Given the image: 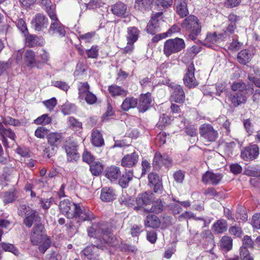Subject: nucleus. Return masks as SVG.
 <instances>
[{"label": "nucleus", "mask_w": 260, "mask_h": 260, "mask_svg": "<svg viewBox=\"0 0 260 260\" xmlns=\"http://www.w3.org/2000/svg\"><path fill=\"white\" fill-rule=\"evenodd\" d=\"M225 39H226V36H224L222 33L217 35L216 32H214L207 34L205 41L206 44L208 43L215 44L218 43Z\"/></svg>", "instance_id": "nucleus-29"}, {"label": "nucleus", "mask_w": 260, "mask_h": 260, "mask_svg": "<svg viewBox=\"0 0 260 260\" xmlns=\"http://www.w3.org/2000/svg\"><path fill=\"white\" fill-rule=\"evenodd\" d=\"M212 229L217 234L223 233L228 229L227 222L224 219H219L213 224Z\"/></svg>", "instance_id": "nucleus-33"}, {"label": "nucleus", "mask_w": 260, "mask_h": 260, "mask_svg": "<svg viewBox=\"0 0 260 260\" xmlns=\"http://www.w3.org/2000/svg\"><path fill=\"white\" fill-rule=\"evenodd\" d=\"M90 170L93 175L98 176L102 172L103 166L100 162L93 161L90 165Z\"/></svg>", "instance_id": "nucleus-43"}, {"label": "nucleus", "mask_w": 260, "mask_h": 260, "mask_svg": "<svg viewBox=\"0 0 260 260\" xmlns=\"http://www.w3.org/2000/svg\"><path fill=\"white\" fill-rule=\"evenodd\" d=\"M31 243L34 245H38L39 251L44 253L50 247L51 241L47 236L44 225L42 224L36 225L32 228L30 237Z\"/></svg>", "instance_id": "nucleus-2"}, {"label": "nucleus", "mask_w": 260, "mask_h": 260, "mask_svg": "<svg viewBox=\"0 0 260 260\" xmlns=\"http://www.w3.org/2000/svg\"><path fill=\"white\" fill-rule=\"evenodd\" d=\"M138 105V100L133 96L126 98L121 105V108L124 111H127L130 109L135 108Z\"/></svg>", "instance_id": "nucleus-28"}, {"label": "nucleus", "mask_w": 260, "mask_h": 260, "mask_svg": "<svg viewBox=\"0 0 260 260\" xmlns=\"http://www.w3.org/2000/svg\"><path fill=\"white\" fill-rule=\"evenodd\" d=\"M62 137L61 133L53 132L47 135L48 142L50 145L57 146L58 143L60 141Z\"/></svg>", "instance_id": "nucleus-42"}, {"label": "nucleus", "mask_w": 260, "mask_h": 260, "mask_svg": "<svg viewBox=\"0 0 260 260\" xmlns=\"http://www.w3.org/2000/svg\"><path fill=\"white\" fill-rule=\"evenodd\" d=\"M229 232L231 235L236 237H240L243 234L241 227L237 225L231 226L229 228Z\"/></svg>", "instance_id": "nucleus-50"}, {"label": "nucleus", "mask_w": 260, "mask_h": 260, "mask_svg": "<svg viewBox=\"0 0 260 260\" xmlns=\"http://www.w3.org/2000/svg\"><path fill=\"white\" fill-rule=\"evenodd\" d=\"M69 161L76 160L79 158L77 152V146L73 143L67 144L64 146Z\"/></svg>", "instance_id": "nucleus-22"}, {"label": "nucleus", "mask_w": 260, "mask_h": 260, "mask_svg": "<svg viewBox=\"0 0 260 260\" xmlns=\"http://www.w3.org/2000/svg\"><path fill=\"white\" fill-rule=\"evenodd\" d=\"M92 144L96 147H101L104 144L102 134L97 130L92 132L91 134Z\"/></svg>", "instance_id": "nucleus-40"}, {"label": "nucleus", "mask_w": 260, "mask_h": 260, "mask_svg": "<svg viewBox=\"0 0 260 260\" xmlns=\"http://www.w3.org/2000/svg\"><path fill=\"white\" fill-rule=\"evenodd\" d=\"M127 41L135 43L138 39L140 32L137 27L132 26L127 28Z\"/></svg>", "instance_id": "nucleus-31"}, {"label": "nucleus", "mask_w": 260, "mask_h": 260, "mask_svg": "<svg viewBox=\"0 0 260 260\" xmlns=\"http://www.w3.org/2000/svg\"><path fill=\"white\" fill-rule=\"evenodd\" d=\"M133 177V173L132 171H126L119 178V184L123 188H126L128 185L129 182L132 180Z\"/></svg>", "instance_id": "nucleus-34"}, {"label": "nucleus", "mask_w": 260, "mask_h": 260, "mask_svg": "<svg viewBox=\"0 0 260 260\" xmlns=\"http://www.w3.org/2000/svg\"><path fill=\"white\" fill-rule=\"evenodd\" d=\"M49 129L43 126H39L35 131V136L40 139H43L48 135Z\"/></svg>", "instance_id": "nucleus-53"}, {"label": "nucleus", "mask_w": 260, "mask_h": 260, "mask_svg": "<svg viewBox=\"0 0 260 260\" xmlns=\"http://www.w3.org/2000/svg\"><path fill=\"white\" fill-rule=\"evenodd\" d=\"M251 224L254 228L260 229V213H255L253 215Z\"/></svg>", "instance_id": "nucleus-61"}, {"label": "nucleus", "mask_w": 260, "mask_h": 260, "mask_svg": "<svg viewBox=\"0 0 260 260\" xmlns=\"http://www.w3.org/2000/svg\"><path fill=\"white\" fill-rule=\"evenodd\" d=\"M161 15V12H158L152 16L146 27L148 33L153 35L159 30Z\"/></svg>", "instance_id": "nucleus-10"}, {"label": "nucleus", "mask_w": 260, "mask_h": 260, "mask_svg": "<svg viewBox=\"0 0 260 260\" xmlns=\"http://www.w3.org/2000/svg\"><path fill=\"white\" fill-rule=\"evenodd\" d=\"M88 235L90 237L102 239L104 242L110 246L116 247L118 241L111 233V230L104 222L95 223L88 230Z\"/></svg>", "instance_id": "nucleus-1"}, {"label": "nucleus", "mask_w": 260, "mask_h": 260, "mask_svg": "<svg viewBox=\"0 0 260 260\" xmlns=\"http://www.w3.org/2000/svg\"><path fill=\"white\" fill-rule=\"evenodd\" d=\"M182 218L190 219L193 218L194 220H200L203 221V225L205 226L206 225V220L202 217H196L194 214L190 212H184L182 214L179 216V219L181 220Z\"/></svg>", "instance_id": "nucleus-48"}, {"label": "nucleus", "mask_w": 260, "mask_h": 260, "mask_svg": "<svg viewBox=\"0 0 260 260\" xmlns=\"http://www.w3.org/2000/svg\"><path fill=\"white\" fill-rule=\"evenodd\" d=\"M229 99L234 107H238L242 104L245 103L247 100L246 93L244 92H236L235 93H228Z\"/></svg>", "instance_id": "nucleus-17"}, {"label": "nucleus", "mask_w": 260, "mask_h": 260, "mask_svg": "<svg viewBox=\"0 0 260 260\" xmlns=\"http://www.w3.org/2000/svg\"><path fill=\"white\" fill-rule=\"evenodd\" d=\"M76 212L77 213H75L76 215L74 217L81 221H90L94 219L93 213L88 208H85L80 204L78 205Z\"/></svg>", "instance_id": "nucleus-13"}, {"label": "nucleus", "mask_w": 260, "mask_h": 260, "mask_svg": "<svg viewBox=\"0 0 260 260\" xmlns=\"http://www.w3.org/2000/svg\"><path fill=\"white\" fill-rule=\"evenodd\" d=\"M120 174V169L116 166H111L106 170V176L111 181L117 180Z\"/></svg>", "instance_id": "nucleus-27"}, {"label": "nucleus", "mask_w": 260, "mask_h": 260, "mask_svg": "<svg viewBox=\"0 0 260 260\" xmlns=\"http://www.w3.org/2000/svg\"><path fill=\"white\" fill-rule=\"evenodd\" d=\"M184 177V173L181 170L177 171L173 174V177L175 181L178 183H181L183 182Z\"/></svg>", "instance_id": "nucleus-58"}, {"label": "nucleus", "mask_w": 260, "mask_h": 260, "mask_svg": "<svg viewBox=\"0 0 260 260\" xmlns=\"http://www.w3.org/2000/svg\"><path fill=\"white\" fill-rule=\"evenodd\" d=\"M34 29L39 31H43L48 25V20L44 14L39 13L35 15L31 21Z\"/></svg>", "instance_id": "nucleus-9"}, {"label": "nucleus", "mask_w": 260, "mask_h": 260, "mask_svg": "<svg viewBox=\"0 0 260 260\" xmlns=\"http://www.w3.org/2000/svg\"><path fill=\"white\" fill-rule=\"evenodd\" d=\"M79 204H76L69 200L65 199L60 202L59 208L60 212L68 218H73Z\"/></svg>", "instance_id": "nucleus-5"}, {"label": "nucleus", "mask_w": 260, "mask_h": 260, "mask_svg": "<svg viewBox=\"0 0 260 260\" xmlns=\"http://www.w3.org/2000/svg\"><path fill=\"white\" fill-rule=\"evenodd\" d=\"M160 224V221L157 217L155 215H148L145 221L146 226L156 228H158Z\"/></svg>", "instance_id": "nucleus-39"}, {"label": "nucleus", "mask_w": 260, "mask_h": 260, "mask_svg": "<svg viewBox=\"0 0 260 260\" xmlns=\"http://www.w3.org/2000/svg\"><path fill=\"white\" fill-rule=\"evenodd\" d=\"M182 28L189 32V37L192 40H194L200 34L201 25L199 19L192 15L187 17L181 24Z\"/></svg>", "instance_id": "nucleus-3"}, {"label": "nucleus", "mask_w": 260, "mask_h": 260, "mask_svg": "<svg viewBox=\"0 0 260 260\" xmlns=\"http://www.w3.org/2000/svg\"><path fill=\"white\" fill-rule=\"evenodd\" d=\"M222 177V175L220 173H214L207 171L203 175L202 181L206 184L216 185L219 183Z\"/></svg>", "instance_id": "nucleus-14"}, {"label": "nucleus", "mask_w": 260, "mask_h": 260, "mask_svg": "<svg viewBox=\"0 0 260 260\" xmlns=\"http://www.w3.org/2000/svg\"><path fill=\"white\" fill-rule=\"evenodd\" d=\"M195 68L192 63L187 67V71L183 77V82L185 85L188 88H194L198 85L199 83L194 77Z\"/></svg>", "instance_id": "nucleus-7"}, {"label": "nucleus", "mask_w": 260, "mask_h": 260, "mask_svg": "<svg viewBox=\"0 0 260 260\" xmlns=\"http://www.w3.org/2000/svg\"><path fill=\"white\" fill-rule=\"evenodd\" d=\"M259 154V147L256 144H251L241 151V156L245 160H252Z\"/></svg>", "instance_id": "nucleus-8"}, {"label": "nucleus", "mask_w": 260, "mask_h": 260, "mask_svg": "<svg viewBox=\"0 0 260 260\" xmlns=\"http://www.w3.org/2000/svg\"><path fill=\"white\" fill-rule=\"evenodd\" d=\"M164 205L162 202L160 201H156L153 203L152 206L150 209H145L146 211L154 212V213H160L163 210Z\"/></svg>", "instance_id": "nucleus-47"}, {"label": "nucleus", "mask_w": 260, "mask_h": 260, "mask_svg": "<svg viewBox=\"0 0 260 260\" xmlns=\"http://www.w3.org/2000/svg\"><path fill=\"white\" fill-rule=\"evenodd\" d=\"M23 223L27 228H30L32 224H35V225L42 224L40 217L37 211L34 210H30V212L27 214Z\"/></svg>", "instance_id": "nucleus-18"}, {"label": "nucleus", "mask_w": 260, "mask_h": 260, "mask_svg": "<svg viewBox=\"0 0 260 260\" xmlns=\"http://www.w3.org/2000/svg\"><path fill=\"white\" fill-rule=\"evenodd\" d=\"M94 156L89 152L84 151L82 155L83 160L88 164L93 162L94 160Z\"/></svg>", "instance_id": "nucleus-63"}, {"label": "nucleus", "mask_w": 260, "mask_h": 260, "mask_svg": "<svg viewBox=\"0 0 260 260\" xmlns=\"http://www.w3.org/2000/svg\"><path fill=\"white\" fill-rule=\"evenodd\" d=\"M172 160L168 155L166 154L161 155L159 152L155 154L153 162V166L154 168L159 169L162 165L167 167H169L172 165Z\"/></svg>", "instance_id": "nucleus-11"}, {"label": "nucleus", "mask_w": 260, "mask_h": 260, "mask_svg": "<svg viewBox=\"0 0 260 260\" xmlns=\"http://www.w3.org/2000/svg\"><path fill=\"white\" fill-rule=\"evenodd\" d=\"M153 194L152 193L145 192L139 195L136 200L138 206L141 207L144 205L149 204L153 198Z\"/></svg>", "instance_id": "nucleus-30"}, {"label": "nucleus", "mask_w": 260, "mask_h": 260, "mask_svg": "<svg viewBox=\"0 0 260 260\" xmlns=\"http://www.w3.org/2000/svg\"><path fill=\"white\" fill-rule=\"evenodd\" d=\"M185 44L182 39L176 38L167 40L164 46V54L169 57L173 53H177L185 48Z\"/></svg>", "instance_id": "nucleus-4"}, {"label": "nucleus", "mask_w": 260, "mask_h": 260, "mask_svg": "<svg viewBox=\"0 0 260 260\" xmlns=\"http://www.w3.org/2000/svg\"><path fill=\"white\" fill-rule=\"evenodd\" d=\"M228 19V26L222 33L224 36H226V39L234 32L235 30L237 28V22L239 20V17L234 14H231L229 15Z\"/></svg>", "instance_id": "nucleus-16"}, {"label": "nucleus", "mask_w": 260, "mask_h": 260, "mask_svg": "<svg viewBox=\"0 0 260 260\" xmlns=\"http://www.w3.org/2000/svg\"><path fill=\"white\" fill-rule=\"evenodd\" d=\"M78 99L81 102V99L90 92V86L87 82H79L78 84Z\"/></svg>", "instance_id": "nucleus-36"}, {"label": "nucleus", "mask_w": 260, "mask_h": 260, "mask_svg": "<svg viewBox=\"0 0 260 260\" xmlns=\"http://www.w3.org/2000/svg\"><path fill=\"white\" fill-rule=\"evenodd\" d=\"M240 256L243 260H253V258L249 253L247 248L242 246L240 248Z\"/></svg>", "instance_id": "nucleus-57"}, {"label": "nucleus", "mask_w": 260, "mask_h": 260, "mask_svg": "<svg viewBox=\"0 0 260 260\" xmlns=\"http://www.w3.org/2000/svg\"><path fill=\"white\" fill-rule=\"evenodd\" d=\"M152 1L153 0H137L136 6L142 11L145 10L150 6Z\"/></svg>", "instance_id": "nucleus-52"}, {"label": "nucleus", "mask_w": 260, "mask_h": 260, "mask_svg": "<svg viewBox=\"0 0 260 260\" xmlns=\"http://www.w3.org/2000/svg\"><path fill=\"white\" fill-rule=\"evenodd\" d=\"M252 58V54L248 50H242L238 54V61L243 64L248 63Z\"/></svg>", "instance_id": "nucleus-37"}, {"label": "nucleus", "mask_w": 260, "mask_h": 260, "mask_svg": "<svg viewBox=\"0 0 260 260\" xmlns=\"http://www.w3.org/2000/svg\"><path fill=\"white\" fill-rule=\"evenodd\" d=\"M68 127L75 132H80L82 129V123L73 117H69L68 119Z\"/></svg>", "instance_id": "nucleus-35"}, {"label": "nucleus", "mask_w": 260, "mask_h": 260, "mask_svg": "<svg viewBox=\"0 0 260 260\" xmlns=\"http://www.w3.org/2000/svg\"><path fill=\"white\" fill-rule=\"evenodd\" d=\"M135 201L134 198L128 196L127 193L123 194L119 199V202L121 204H124L130 207L134 205Z\"/></svg>", "instance_id": "nucleus-44"}, {"label": "nucleus", "mask_w": 260, "mask_h": 260, "mask_svg": "<svg viewBox=\"0 0 260 260\" xmlns=\"http://www.w3.org/2000/svg\"><path fill=\"white\" fill-rule=\"evenodd\" d=\"M52 119L48 114H43L38 117L34 120V123L36 124L47 125L51 122Z\"/></svg>", "instance_id": "nucleus-46"}, {"label": "nucleus", "mask_w": 260, "mask_h": 260, "mask_svg": "<svg viewBox=\"0 0 260 260\" xmlns=\"http://www.w3.org/2000/svg\"><path fill=\"white\" fill-rule=\"evenodd\" d=\"M0 246L5 251L11 252L15 255H18L19 254L18 249L12 244L2 242L0 243Z\"/></svg>", "instance_id": "nucleus-45"}, {"label": "nucleus", "mask_w": 260, "mask_h": 260, "mask_svg": "<svg viewBox=\"0 0 260 260\" xmlns=\"http://www.w3.org/2000/svg\"><path fill=\"white\" fill-rule=\"evenodd\" d=\"M85 101L89 105H92L96 103L97 98L92 92H89L84 98L81 99V102Z\"/></svg>", "instance_id": "nucleus-54"}, {"label": "nucleus", "mask_w": 260, "mask_h": 260, "mask_svg": "<svg viewBox=\"0 0 260 260\" xmlns=\"http://www.w3.org/2000/svg\"><path fill=\"white\" fill-rule=\"evenodd\" d=\"M99 248H103L102 246L100 245H91L88 246L81 251V257L83 258L87 257V259L91 260L92 259V256L94 255V253L96 252Z\"/></svg>", "instance_id": "nucleus-26"}, {"label": "nucleus", "mask_w": 260, "mask_h": 260, "mask_svg": "<svg viewBox=\"0 0 260 260\" xmlns=\"http://www.w3.org/2000/svg\"><path fill=\"white\" fill-rule=\"evenodd\" d=\"M57 149V146L50 145L44 150V154L47 157L50 158L54 155Z\"/></svg>", "instance_id": "nucleus-56"}, {"label": "nucleus", "mask_w": 260, "mask_h": 260, "mask_svg": "<svg viewBox=\"0 0 260 260\" xmlns=\"http://www.w3.org/2000/svg\"><path fill=\"white\" fill-rule=\"evenodd\" d=\"M115 191L111 188L105 187L101 190L100 198L104 202H110L115 199Z\"/></svg>", "instance_id": "nucleus-25"}, {"label": "nucleus", "mask_w": 260, "mask_h": 260, "mask_svg": "<svg viewBox=\"0 0 260 260\" xmlns=\"http://www.w3.org/2000/svg\"><path fill=\"white\" fill-rule=\"evenodd\" d=\"M48 33L51 36L63 37L66 35L64 26L58 20L52 21L48 30Z\"/></svg>", "instance_id": "nucleus-12"}, {"label": "nucleus", "mask_w": 260, "mask_h": 260, "mask_svg": "<svg viewBox=\"0 0 260 260\" xmlns=\"http://www.w3.org/2000/svg\"><path fill=\"white\" fill-rule=\"evenodd\" d=\"M171 97L172 100L176 103H183L185 100V93L183 87L180 85H176L174 87V91Z\"/></svg>", "instance_id": "nucleus-24"}, {"label": "nucleus", "mask_w": 260, "mask_h": 260, "mask_svg": "<svg viewBox=\"0 0 260 260\" xmlns=\"http://www.w3.org/2000/svg\"><path fill=\"white\" fill-rule=\"evenodd\" d=\"M139 159V155L136 152L125 155L121 160V165L124 167L131 168L135 166Z\"/></svg>", "instance_id": "nucleus-20"}, {"label": "nucleus", "mask_w": 260, "mask_h": 260, "mask_svg": "<svg viewBox=\"0 0 260 260\" xmlns=\"http://www.w3.org/2000/svg\"><path fill=\"white\" fill-rule=\"evenodd\" d=\"M98 49L96 46H92L90 49L86 50L88 58H96L98 56Z\"/></svg>", "instance_id": "nucleus-62"}, {"label": "nucleus", "mask_w": 260, "mask_h": 260, "mask_svg": "<svg viewBox=\"0 0 260 260\" xmlns=\"http://www.w3.org/2000/svg\"><path fill=\"white\" fill-rule=\"evenodd\" d=\"M26 43L28 47H32L36 43V36L32 35H25Z\"/></svg>", "instance_id": "nucleus-60"}, {"label": "nucleus", "mask_w": 260, "mask_h": 260, "mask_svg": "<svg viewBox=\"0 0 260 260\" xmlns=\"http://www.w3.org/2000/svg\"><path fill=\"white\" fill-rule=\"evenodd\" d=\"M220 246L223 250L230 251L233 247L232 238L228 236H223L220 240Z\"/></svg>", "instance_id": "nucleus-38"}, {"label": "nucleus", "mask_w": 260, "mask_h": 260, "mask_svg": "<svg viewBox=\"0 0 260 260\" xmlns=\"http://www.w3.org/2000/svg\"><path fill=\"white\" fill-rule=\"evenodd\" d=\"M102 0H90L86 4V6L89 9H95L102 7L103 5Z\"/></svg>", "instance_id": "nucleus-55"}, {"label": "nucleus", "mask_w": 260, "mask_h": 260, "mask_svg": "<svg viewBox=\"0 0 260 260\" xmlns=\"http://www.w3.org/2000/svg\"><path fill=\"white\" fill-rule=\"evenodd\" d=\"M176 12L181 17H184L188 14L187 3L184 0L177 1Z\"/></svg>", "instance_id": "nucleus-32"}, {"label": "nucleus", "mask_w": 260, "mask_h": 260, "mask_svg": "<svg viewBox=\"0 0 260 260\" xmlns=\"http://www.w3.org/2000/svg\"><path fill=\"white\" fill-rule=\"evenodd\" d=\"M0 132L3 137H7L14 140L15 138V133L11 129L5 128L2 123H0Z\"/></svg>", "instance_id": "nucleus-49"}, {"label": "nucleus", "mask_w": 260, "mask_h": 260, "mask_svg": "<svg viewBox=\"0 0 260 260\" xmlns=\"http://www.w3.org/2000/svg\"><path fill=\"white\" fill-rule=\"evenodd\" d=\"M149 184L151 187H153L154 192L157 193L162 188L161 181L160 177L156 173H151L148 175Z\"/></svg>", "instance_id": "nucleus-19"}, {"label": "nucleus", "mask_w": 260, "mask_h": 260, "mask_svg": "<svg viewBox=\"0 0 260 260\" xmlns=\"http://www.w3.org/2000/svg\"><path fill=\"white\" fill-rule=\"evenodd\" d=\"M24 63L26 66L30 68H40L39 64L40 62H37L36 60V56L35 52L31 50H27L23 57Z\"/></svg>", "instance_id": "nucleus-15"}, {"label": "nucleus", "mask_w": 260, "mask_h": 260, "mask_svg": "<svg viewBox=\"0 0 260 260\" xmlns=\"http://www.w3.org/2000/svg\"><path fill=\"white\" fill-rule=\"evenodd\" d=\"M232 89L236 92L247 93L246 85L244 83H234L232 85Z\"/></svg>", "instance_id": "nucleus-51"}, {"label": "nucleus", "mask_w": 260, "mask_h": 260, "mask_svg": "<svg viewBox=\"0 0 260 260\" xmlns=\"http://www.w3.org/2000/svg\"><path fill=\"white\" fill-rule=\"evenodd\" d=\"M199 133L208 142H214L218 138V133L210 124L205 123L202 124L199 128Z\"/></svg>", "instance_id": "nucleus-6"}, {"label": "nucleus", "mask_w": 260, "mask_h": 260, "mask_svg": "<svg viewBox=\"0 0 260 260\" xmlns=\"http://www.w3.org/2000/svg\"><path fill=\"white\" fill-rule=\"evenodd\" d=\"M43 103L46 108L50 111H52L57 104V101L55 98H53L51 99L44 101Z\"/></svg>", "instance_id": "nucleus-59"}, {"label": "nucleus", "mask_w": 260, "mask_h": 260, "mask_svg": "<svg viewBox=\"0 0 260 260\" xmlns=\"http://www.w3.org/2000/svg\"><path fill=\"white\" fill-rule=\"evenodd\" d=\"M11 67V63L9 61H0V76L4 74Z\"/></svg>", "instance_id": "nucleus-64"}, {"label": "nucleus", "mask_w": 260, "mask_h": 260, "mask_svg": "<svg viewBox=\"0 0 260 260\" xmlns=\"http://www.w3.org/2000/svg\"><path fill=\"white\" fill-rule=\"evenodd\" d=\"M108 91L112 97H125L128 94V91L120 86L112 85L108 87Z\"/></svg>", "instance_id": "nucleus-23"}, {"label": "nucleus", "mask_w": 260, "mask_h": 260, "mask_svg": "<svg viewBox=\"0 0 260 260\" xmlns=\"http://www.w3.org/2000/svg\"><path fill=\"white\" fill-rule=\"evenodd\" d=\"M111 10L114 15L121 16L125 13L126 7L123 3H118L112 6Z\"/></svg>", "instance_id": "nucleus-41"}, {"label": "nucleus", "mask_w": 260, "mask_h": 260, "mask_svg": "<svg viewBox=\"0 0 260 260\" xmlns=\"http://www.w3.org/2000/svg\"><path fill=\"white\" fill-rule=\"evenodd\" d=\"M151 102V94L147 92L146 94H141L139 100L138 109L140 112H144L147 111L150 106Z\"/></svg>", "instance_id": "nucleus-21"}]
</instances>
